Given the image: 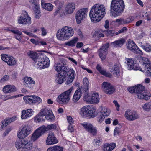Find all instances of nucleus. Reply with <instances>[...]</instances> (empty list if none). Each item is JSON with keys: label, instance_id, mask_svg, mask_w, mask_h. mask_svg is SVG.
Masks as SVG:
<instances>
[{"label": "nucleus", "instance_id": "nucleus-24", "mask_svg": "<svg viewBox=\"0 0 151 151\" xmlns=\"http://www.w3.org/2000/svg\"><path fill=\"white\" fill-rule=\"evenodd\" d=\"M89 84V82L87 78L86 77L84 78L83 80V85L80 89L84 92V94L88 93Z\"/></svg>", "mask_w": 151, "mask_h": 151}, {"label": "nucleus", "instance_id": "nucleus-61", "mask_svg": "<svg viewBox=\"0 0 151 151\" xmlns=\"http://www.w3.org/2000/svg\"><path fill=\"white\" fill-rule=\"evenodd\" d=\"M72 124H69V125L68 127V130L70 132H72L74 131V128L73 126L72 125Z\"/></svg>", "mask_w": 151, "mask_h": 151}, {"label": "nucleus", "instance_id": "nucleus-29", "mask_svg": "<svg viewBox=\"0 0 151 151\" xmlns=\"http://www.w3.org/2000/svg\"><path fill=\"white\" fill-rule=\"evenodd\" d=\"M125 41L123 38H121L111 43V45L113 47H121L125 42Z\"/></svg>", "mask_w": 151, "mask_h": 151}, {"label": "nucleus", "instance_id": "nucleus-38", "mask_svg": "<svg viewBox=\"0 0 151 151\" xmlns=\"http://www.w3.org/2000/svg\"><path fill=\"white\" fill-rule=\"evenodd\" d=\"M43 116L39 112L34 118V122L36 123H39L43 122L45 119Z\"/></svg>", "mask_w": 151, "mask_h": 151}, {"label": "nucleus", "instance_id": "nucleus-54", "mask_svg": "<svg viewBox=\"0 0 151 151\" xmlns=\"http://www.w3.org/2000/svg\"><path fill=\"white\" fill-rule=\"evenodd\" d=\"M127 30V28L126 27H123L121 30L117 32V34L118 35L120 34L124 33Z\"/></svg>", "mask_w": 151, "mask_h": 151}, {"label": "nucleus", "instance_id": "nucleus-31", "mask_svg": "<svg viewBox=\"0 0 151 151\" xmlns=\"http://www.w3.org/2000/svg\"><path fill=\"white\" fill-rule=\"evenodd\" d=\"M3 90L5 93H10L15 92L16 91V88L14 86L8 85L4 87Z\"/></svg>", "mask_w": 151, "mask_h": 151}, {"label": "nucleus", "instance_id": "nucleus-9", "mask_svg": "<svg viewBox=\"0 0 151 151\" xmlns=\"http://www.w3.org/2000/svg\"><path fill=\"white\" fill-rule=\"evenodd\" d=\"M127 47L130 51L135 53L140 54H142V51L139 49L134 42L132 40L129 39L126 44Z\"/></svg>", "mask_w": 151, "mask_h": 151}, {"label": "nucleus", "instance_id": "nucleus-20", "mask_svg": "<svg viewBox=\"0 0 151 151\" xmlns=\"http://www.w3.org/2000/svg\"><path fill=\"white\" fill-rule=\"evenodd\" d=\"M68 75L67 72L59 73L56 76L55 81L59 84H62L65 80V78Z\"/></svg>", "mask_w": 151, "mask_h": 151}, {"label": "nucleus", "instance_id": "nucleus-26", "mask_svg": "<svg viewBox=\"0 0 151 151\" xmlns=\"http://www.w3.org/2000/svg\"><path fill=\"white\" fill-rule=\"evenodd\" d=\"M141 94H139L138 97L139 99H144L145 100L149 99L151 97L150 93L149 91H145Z\"/></svg>", "mask_w": 151, "mask_h": 151}, {"label": "nucleus", "instance_id": "nucleus-16", "mask_svg": "<svg viewBox=\"0 0 151 151\" xmlns=\"http://www.w3.org/2000/svg\"><path fill=\"white\" fill-rule=\"evenodd\" d=\"M1 56L2 60L6 63L9 65H14L16 63V61L15 59L9 55L1 54Z\"/></svg>", "mask_w": 151, "mask_h": 151}, {"label": "nucleus", "instance_id": "nucleus-64", "mask_svg": "<svg viewBox=\"0 0 151 151\" xmlns=\"http://www.w3.org/2000/svg\"><path fill=\"white\" fill-rule=\"evenodd\" d=\"M113 102L115 105V106L116 107V110L117 111H119V106L118 104L117 101L114 100L113 101Z\"/></svg>", "mask_w": 151, "mask_h": 151}, {"label": "nucleus", "instance_id": "nucleus-1", "mask_svg": "<svg viewBox=\"0 0 151 151\" xmlns=\"http://www.w3.org/2000/svg\"><path fill=\"white\" fill-rule=\"evenodd\" d=\"M31 127L30 125H24L18 134V137L24 139L31 134ZM15 146L19 151H29L32 148V143L27 139H19L16 141Z\"/></svg>", "mask_w": 151, "mask_h": 151}, {"label": "nucleus", "instance_id": "nucleus-39", "mask_svg": "<svg viewBox=\"0 0 151 151\" xmlns=\"http://www.w3.org/2000/svg\"><path fill=\"white\" fill-rule=\"evenodd\" d=\"M23 99L25 101L27 102L30 105L34 104L33 100V96H26L24 97Z\"/></svg>", "mask_w": 151, "mask_h": 151}, {"label": "nucleus", "instance_id": "nucleus-62", "mask_svg": "<svg viewBox=\"0 0 151 151\" xmlns=\"http://www.w3.org/2000/svg\"><path fill=\"white\" fill-rule=\"evenodd\" d=\"M40 29L42 35L44 36L46 35L47 34L46 30L44 27H41Z\"/></svg>", "mask_w": 151, "mask_h": 151}, {"label": "nucleus", "instance_id": "nucleus-59", "mask_svg": "<svg viewBox=\"0 0 151 151\" xmlns=\"http://www.w3.org/2000/svg\"><path fill=\"white\" fill-rule=\"evenodd\" d=\"M35 17L37 19H39L41 16L40 11L35 12Z\"/></svg>", "mask_w": 151, "mask_h": 151}, {"label": "nucleus", "instance_id": "nucleus-45", "mask_svg": "<svg viewBox=\"0 0 151 151\" xmlns=\"http://www.w3.org/2000/svg\"><path fill=\"white\" fill-rule=\"evenodd\" d=\"M140 47L147 52H150L151 50V46L148 43H146L145 45H141Z\"/></svg>", "mask_w": 151, "mask_h": 151}, {"label": "nucleus", "instance_id": "nucleus-8", "mask_svg": "<svg viewBox=\"0 0 151 151\" xmlns=\"http://www.w3.org/2000/svg\"><path fill=\"white\" fill-rule=\"evenodd\" d=\"M72 90V88L71 87L60 94L58 96V99L57 100L58 102L60 104L68 103L70 100V97Z\"/></svg>", "mask_w": 151, "mask_h": 151}, {"label": "nucleus", "instance_id": "nucleus-48", "mask_svg": "<svg viewBox=\"0 0 151 151\" xmlns=\"http://www.w3.org/2000/svg\"><path fill=\"white\" fill-rule=\"evenodd\" d=\"M69 72L70 73V74L68 75V78H70V79H73V80L76 76L75 72L72 69H70Z\"/></svg>", "mask_w": 151, "mask_h": 151}, {"label": "nucleus", "instance_id": "nucleus-43", "mask_svg": "<svg viewBox=\"0 0 151 151\" xmlns=\"http://www.w3.org/2000/svg\"><path fill=\"white\" fill-rule=\"evenodd\" d=\"M140 63L145 65H147L148 64H150V62L149 60L146 57H140L139 58Z\"/></svg>", "mask_w": 151, "mask_h": 151}, {"label": "nucleus", "instance_id": "nucleus-41", "mask_svg": "<svg viewBox=\"0 0 151 151\" xmlns=\"http://www.w3.org/2000/svg\"><path fill=\"white\" fill-rule=\"evenodd\" d=\"M52 110L47 108H45L42 109L40 111V114L44 117V116H47L48 114L50 113Z\"/></svg>", "mask_w": 151, "mask_h": 151}, {"label": "nucleus", "instance_id": "nucleus-10", "mask_svg": "<svg viewBox=\"0 0 151 151\" xmlns=\"http://www.w3.org/2000/svg\"><path fill=\"white\" fill-rule=\"evenodd\" d=\"M24 13L21 16L18 20L19 24L24 25H29L31 23V19L28 14V13L25 11H24Z\"/></svg>", "mask_w": 151, "mask_h": 151}, {"label": "nucleus", "instance_id": "nucleus-3", "mask_svg": "<svg viewBox=\"0 0 151 151\" xmlns=\"http://www.w3.org/2000/svg\"><path fill=\"white\" fill-rule=\"evenodd\" d=\"M105 7L103 5L97 4L93 6L89 13V16L91 21L94 23L100 21L105 16Z\"/></svg>", "mask_w": 151, "mask_h": 151}, {"label": "nucleus", "instance_id": "nucleus-50", "mask_svg": "<svg viewBox=\"0 0 151 151\" xmlns=\"http://www.w3.org/2000/svg\"><path fill=\"white\" fill-rule=\"evenodd\" d=\"M33 96L34 104L38 102H39V103H40L41 102L42 99L40 98L35 95Z\"/></svg>", "mask_w": 151, "mask_h": 151}, {"label": "nucleus", "instance_id": "nucleus-35", "mask_svg": "<svg viewBox=\"0 0 151 151\" xmlns=\"http://www.w3.org/2000/svg\"><path fill=\"white\" fill-rule=\"evenodd\" d=\"M96 68L99 72L101 74L106 77H110L111 76V75L110 73L106 72L100 66L98 65L96 67Z\"/></svg>", "mask_w": 151, "mask_h": 151}, {"label": "nucleus", "instance_id": "nucleus-6", "mask_svg": "<svg viewBox=\"0 0 151 151\" xmlns=\"http://www.w3.org/2000/svg\"><path fill=\"white\" fill-rule=\"evenodd\" d=\"M56 125L52 124L48 125L47 126H42L36 129L32 134L31 140L35 141L38 138L43 134L46 132L52 129H55L56 128Z\"/></svg>", "mask_w": 151, "mask_h": 151}, {"label": "nucleus", "instance_id": "nucleus-13", "mask_svg": "<svg viewBox=\"0 0 151 151\" xmlns=\"http://www.w3.org/2000/svg\"><path fill=\"white\" fill-rule=\"evenodd\" d=\"M102 87L104 92L107 94H111L114 92L115 88L109 83L103 82Z\"/></svg>", "mask_w": 151, "mask_h": 151}, {"label": "nucleus", "instance_id": "nucleus-4", "mask_svg": "<svg viewBox=\"0 0 151 151\" xmlns=\"http://www.w3.org/2000/svg\"><path fill=\"white\" fill-rule=\"evenodd\" d=\"M111 10L114 13L115 17L120 16L125 9V4L123 0H112L110 5Z\"/></svg>", "mask_w": 151, "mask_h": 151}, {"label": "nucleus", "instance_id": "nucleus-25", "mask_svg": "<svg viewBox=\"0 0 151 151\" xmlns=\"http://www.w3.org/2000/svg\"><path fill=\"white\" fill-rule=\"evenodd\" d=\"M75 8V4L73 3L67 4L65 8V13L66 14H71L73 12Z\"/></svg>", "mask_w": 151, "mask_h": 151}, {"label": "nucleus", "instance_id": "nucleus-12", "mask_svg": "<svg viewBox=\"0 0 151 151\" xmlns=\"http://www.w3.org/2000/svg\"><path fill=\"white\" fill-rule=\"evenodd\" d=\"M109 46L108 43H106L103 45L98 50L99 55L102 60H105L108 53V49Z\"/></svg>", "mask_w": 151, "mask_h": 151}, {"label": "nucleus", "instance_id": "nucleus-55", "mask_svg": "<svg viewBox=\"0 0 151 151\" xmlns=\"http://www.w3.org/2000/svg\"><path fill=\"white\" fill-rule=\"evenodd\" d=\"M54 151H63V148L58 146H54Z\"/></svg>", "mask_w": 151, "mask_h": 151}, {"label": "nucleus", "instance_id": "nucleus-40", "mask_svg": "<svg viewBox=\"0 0 151 151\" xmlns=\"http://www.w3.org/2000/svg\"><path fill=\"white\" fill-rule=\"evenodd\" d=\"M42 6L43 8L48 11H51L53 9L52 5L50 3H42Z\"/></svg>", "mask_w": 151, "mask_h": 151}, {"label": "nucleus", "instance_id": "nucleus-7", "mask_svg": "<svg viewBox=\"0 0 151 151\" xmlns=\"http://www.w3.org/2000/svg\"><path fill=\"white\" fill-rule=\"evenodd\" d=\"M84 95L83 100L86 102L93 104H96L99 102V97L97 93H93L91 94V96L88 95V93L84 94Z\"/></svg>", "mask_w": 151, "mask_h": 151}, {"label": "nucleus", "instance_id": "nucleus-30", "mask_svg": "<svg viewBox=\"0 0 151 151\" xmlns=\"http://www.w3.org/2000/svg\"><path fill=\"white\" fill-rule=\"evenodd\" d=\"M110 70L113 73L115 76L118 77L119 76V67L117 64H115L112 68H110Z\"/></svg>", "mask_w": 151, "mask_h": 151}, {"label": "nucleus", "instance_id": "nucleus-21", "mask_svg": "<svg viewBox=\"0 0 151 151\" xmlns=\"http://www.w3.org/2000/svg\"><path fill=\"white\" fill-rule=\"evenodd\" d=\"M55 69L56 71L59 72L60 73L67 72L68 71L65 64L62 62L55 64Z\"/></svg>", "mask_w": 151, "mask_h": 151}, {"label": "nucleus", "instance_id": "nucleus-15", "mask_svg": "<svg viewBox=\"0 0 151 151\" xmlns=\"http://www.w3.org/2000/svg\"><path fill=\"white\" fill-rule=\"evenodd\" d=\"M124 116L125 118L129 121H133L139 117L138 114L136 111L129 109L125 111Z\"/></svg>", "mask_w": 151, "mask_h": 151}, {"label": "nucleus", "instance_id": "nucleus-37", "mask_svg": "<svg viewBox=\"0 0 151 151\" xmlns=\"http://www.w3.org/2000/svg\"><path fill=\"white\" fill-rule=\"evenodd\" d=\"M144 71L146 76L151 77V64H148L145 66Z\"/></svg>", "mask_w": 151, "mask_h": 151}, {"label": "nucleus", "instance_id": "nucleus-52", "mask_svg": "<svg viewBox=\"0 0 151 151\" xmlns=\"http://www.w3.org/2000/svg\"><path fill=\"white\" fill-rule=\"evenodd\" d=\"M101 30V29H99L95 31L93 33V37L96 38L97 37H98L99 32H100Z\"/></svg>", "mask_w": 151, "mask_h": 151}, {"label": "nucleus", "instance_id": "nucleus-63", "mask_svg": "<svg viewBox=\"0 0 151 151\" xmlns=\"http://www.w3.org/2000/svg\"><path fill=\"white\" fill-rule=\"evenodd\" d=\"M73 81V79H70V78H68L67 81L65 83V84L67 85H70L71 83H72Z\"/></svg>", "mask_w": 151, "mask_h": 151}, {"label": "nucleus", "instance_id": "nucleus-2", "mask_svg": "<svg viewBox=\"0 0 151 151\" xmlns=\"http://www.w3.org/2000/svg\"><path fill=\"white\" fill-rule=\"evenodd\" d=\"M27 55L33 60L34 66L37 68L44 69L47 68L50 65L49 59L44 54H37L30 51L27 52Z\"/></svg>", "mask_w": 151, "mask_h": 151}, {"label": "nucleus", "instance_id": "nucleus-36", "mask_svg": "<svg viewBox=\"0 0 151 151\" xmlns=\"http://www.w3.org/2000/svg\"><path fill=\"white\" fill-rule=\"evenodd\" d=\"M135 93H137L138 97L139 94H141L143 92L142 91H145V87L139 84L137 86L136 85L135 86Z\"/></svg>", "mask_w": 151, "mask_h": 151}, {"label": "nucleus", "instance_id": "nucleus-32", "mask_svg": "<svg viewBox=\"0 0 151 151\" xmlns=\"http://www.w3.org/2000/svg\"><path fill=\"white\" fill-rule=\"evenodd\" d=\"M15 118L13 117L12 118L5 119L1 122V127L2 129H4L6 126H7L11 122L15 120Z\"/></svg>", "mask_w": 151, "mask_h": 151}, {"label": "nucleus", "instance_id": "nucleus-27", "mask_svg": "<svg viewBox=\"0 0 151 151\" xmlns=\"http://www.w3.org/2000/svg\"><path fill=\"white\" fill-rule=\"evenodd\" d=\"M89 107L88 106H84L81 108L80 114L84 117H89V113L88 112Z\"/></svg>", "mask_w": 151, "mask_h": 151}, {"label": "nucleus", "instance_id": "nucleus-56", "mask_svg": "<svg viewBox=\"0 0 151 151\" xmlns=\"http://www.w3.org/2000/svg\"><path fill=\"white\" fill-rule=\"evenodd\" d=\"M128 90L129 92L131 93H135V87L134 86L130 87L128 88Z\"/></svg>", "mask_w": 151, "mask_h": 151}, {"label": "nucleus", "instance_id": "nucleus-46", "mask_svg": "<svg viewBox=\"0 0 151 151\" xmlns=\"http://www.w3.org/2000/svg\"><path fill=\"white\" fill-rule=\"evenodd\" d=\"M97 110L94 107H92L90 109L89 108L88 112L89 113V116L91 117H94L95 116V112Z\"/></svg>", "mask_w": 151, "mask_h": 151}, {"label": "nucleus", "instance_id": "nucleus-34", "mask_svg": "<svg viewBox=\"0 0 151 151\" xmlns=\"http://www.w3.org/2000/svg\"><path fill=\"white\" fill-rule=\"evenodd\" d=\"M116 147L115 143H113L111 144H105L104 146L103 150L104 151H111Z\"/></svg>", "mask_w": 151, "mask_h": 151}, {"label": "nucleus", "instance_id": "nucleus-51", "mask_svg": "<svg viewBox=\"0 0 151 151\" xmlns=\"http://www.w3.org/2000/svg\"><path fill=\"white\" fill-rule=\"evenodd\" d=\"M94 142L95 143L96 145H99L102 143V139L100 138H98L97 139H94Z\"/></svg>", "mask_w": 151, "mask_h": 151}, {"label": "nucleus", "instance_id": "nucleus-28", "mask_svg": "<svg viewBox=\"0 0 151 151\" xmlns=\"http://www.w3.org/2000/svg\"><path fill=\"white\" fill-rule=\"evenodd\" d=\"M82 91L84 92L80 89L76 91L73 98V101L74 102H77L80 99L82 94Z\"/></svg>", "mask_w": 151, "mask_h": 151}, {"label": "nucleus", "instance_id": "nucleus-53", "mask_svg": "<svg viewBox=\"0 0 151 151\" xmlns=\"http://www.w3.org/2000/svg\"><path fill=\"white\" fill-rule=\"evenodd\" d=\"M33 10L35 12H37V11H40L39 5L38 4H35L33 8Z\"/></svg>", "mask_w": 151, "mask_h": 151}, {"label": "nucleus", "instance_id": "nucleus-23", "mask_svg": "<svg viewBox=\"0 0 151 151\" xmlns=\"http://www.w3.org/2000/svg\"><path fill=\"white\" fill-rule=\"evenodd\" d=\"M33 111L32 109H29L27 110H23L22 111V114L21 117L22 119H25L33 115Z\"/></svg>", "mask_w": 151, "mask_h": 151}, {"label": "nucleus", "instance_id": "nucleus-18", "mask_svg": "<svg viewBox=\"0 0 151 151\" xmlns=\"http://www.w3.org/2000/svg\"><path fill=\"white\" fill-rule=\"evenodd\" d=\"M58 142V140L55 136L54 134L52 132H49L46 141V144L47 145H51L56 144Z\"/></svg>", "mask_w": 151, "mask_h": 151}, {"label": "nucleus", "instance_id": "nucleus-57", "mask_svg": "<svg viewBox=\"0 0 151 151\" xmlns=\"http://www.w3.org/2000/svg\"><path fill=\"white\" fill-rule=\"evenodd\" d=\"M67 119L68 122L69 124H73V119L70 116H67Z\"/></svg>", "mask_w": 151, "mask_h": 151}, {"label": "nucleus", "instance_id": "nucleus-58", "mask_svg": "<svg viewBox=\"0 0 151 151\" xmlns=\"http://www.w3.org/2000/svg\"><path fill=\"white\" fill-rule=\"evenodd\" d=\"M11 31L13 33L16 34L22 35V32L19 30L17 29L11 30Z\"/></svg>", "mask_w": 151, "mask_h": 151}, {"label": "nucleus", "instance_id": "nucleus-33", "mask_svg": "<svg viewBox=\"0 0 151 151\" xmlns=\"http://www.w3.org/2000/svg\"><path fill=\"white\" fill-rule=\"evenodd\" d=\"M131 21V19L129 18L125 19L123 18H120L116 19L115 22L119 25H123L130 23Z\"/></svg>", "mask_w": 151, "mask_h": 151}, {"label": "nucleus", "instance_id": "nucleus-42", "mask_svg": "<svg viewBox=\"0 0 151 151\" xmlns=\"http://www.w3.org/2000/svg\"><path fill=\"white\" fill-rule=\"evenodd\" d=\"M50 112V114H49L47 115V116H46L45 117L47 120L50 122H52L55 120V118L52 111H51Z\"/></svg>", "mask_w": 151, "mask_h": 151}, {"label": "nucleus", "instance_id": "nucleus-44", "mask_svg": "<svg viewBox=\"0 0 151 151\" xmlns=\"http://www.w3.org/2000/svg\"><path fill=\"white\" fill-rule=\"evenodd\" d=\"M77 41L78 38H75L74 39L71 40L70 41L65 42V44L66 45L73 47L75 45Z\"/></svg>", "mask_w": 151, "mask_h": 151}, {"label": "nucleus", "instance_id": "nucleus-14", "mask_svg": "<svg viewBox=\"0 0 151 151\" xmlns=\"http://www.w3.org/2000/svg\"><path fill=\"white\" fill-rule=\"evenodd\" d=\"M81 124L83 127L91 134L93 136L96 135L97 133L96 129L91 124L87 122H84L81 123Z\"/></svg>", "mask_w": 151, "mask_h": 151}, {"label": "nucleus", "instance_id": "nucleus-47", "mask_svg": "<svg viewBox=\"0 0 151 151\" xmlns=\"http://www.w3.org/2000/svg\"><path fill=\"white\" fill-rule=\"evenodd\" d=\"M106 35L107 36H113L117 35V32L114 30H109L107 31L106 32Z\"/></svg>", "mask_w": 151, "mask_h": 151}, {"label": "nucleus", "instance_id": "nucleus-49", "mask_svg": "<svg viewBox=\"0 0 151 151\" xmlns=\"http://www.w3.org/2000/svg\"><path fill=\"white\" fill-rule=\"evenodd\" d=\"M54 3L56 6H57L58 9H60L63 6L64 3L63 2L59 0H56L54 1Z\"/></svg>", "mask_w": 151, "mask_h": 151}, {"label": "nucleus", "instance_id": "nucleus-22", "mask_svg": "<svg viewBox=\"0 0 151 151\" xmlns=\"http://www.w3.org/2000/svg\"><path fill=\"white\" fill-rule=\"evenodd\" d=\"M24 79V86L29 89H32L33 87L31 84H34L35 83V81L30 77H25Z\"/></svg>", "mask_w": 151, "mask_h": 151}, {"label": "nucleus", "instance_id": "nucleus-60", "mask_svg": "<svg viewBox=\"0 0 151 151\" xmlns=\"http://www.w3.org/2000/svg\"><path fill=\"white\" fill-rule=\"evenodd\" d=\"M120 131L119 128L116 127L114 131V135H116L119 134L120 133Z\"/></svg>", "mask_w": 151, "mask_h": 151}, {"label": "nucleus", "instance_id": "nucleus-17", "mask_svg": "<svg viewBox=\"0 0 151 151\" xmlns=\"http://www.w3.org/2000/svg\"><path fill=\"white\" fill-rule=\"evenodd\" d=\"M110 113L109 109L108 108L104 107L102 108L97 117V120L99 122H101L105 118L109 115Z\"/></svg>", "mask_w": 151, "mask_h": 151}, {"label": "nucleus", "instance_id": "nucleus-5", "mask_svg": "<svg viewBox=\"0 0 151 151\" xmlns=\"http://www.w3.org/2000/svg\"><path fill=\"white\" fill-rule=\"evenodd\" d=\"M73 28L68 26H65L58 30L56 33L58 39L60 40H68L74 34Z\"/></svg>", "mask_w": 151, "mask_h": 151}, {"label": "nucleus", "instance_id": "nucleus-19", "mask_svg": "<svg viewBox=\"0 0 151 151\" xmlns=\"http://www.w3.org/2000/svg\"><path fill=\"white\" fill-rule=\"evenodd\" d=\"M128 66V68L129 70L133 69L134 70H139L142 71V68L138 66L137 64L134 63L133 60L132 59H127L126 60Z\"/></svg>", "mask_w": 151, "mask_h": 151}, {"label": "nucleus", "instance_id": "nucleus-11", "mask_svg": "<svg viewBox=\"0 0 151 151\" xmlns=\"http://www.w3.org/2000/svg\"><path fill=\"white\" fill-rule=\"evenodd\" d=\"M87 12L88 9L86 8L82 9L77 11L76 15L77 23L80 24L81 21L86 18Z\"/></svg>", "mask_w": 151, "mask_h": 151}]
</instances>
